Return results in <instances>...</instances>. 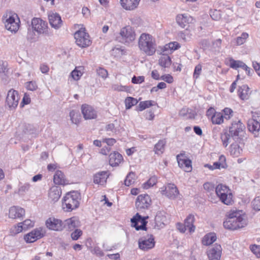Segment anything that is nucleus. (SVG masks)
I'll return each instance as SVG.
<instances>
[{
  "label": "nucleus",
  "mask_w": 260,
  "mask_h": 260,
  "mask_svg": "<svg viewBox=\"0 0 260 260\" xmlns=\"http://www.w3.org/2000/svg\"><path fill=\"white\" fill-rule=\"evenodd\" d=\"M248 218L242 210L234 208L229 212V230H237L245 227Z\"/></svg>",
  "instance_id": "obj_1"
},
{
  "label": "nucleus",
  "mask_w": 260,
  "mask_h": 260,
  "mask_svg": "<svg viewBox=\"0 0 260 260\" xmlns=\"http://www.w3.org/2000/svg\"><path fill=\"white\" fill-rule=\"evenodd\" d=\"M139 49L147 55H153L156 52V44L153 37L146 33L142 34L138 39Z\"/></svg>",
  "instance_id": "obj_2"
},
{
  "label": "nucleus",
  "mask_w": 260,
  "mask_h": 260,
  "mask_svg": "<svg viewBox=\"0 0 260 260\" xmlns=\"http://www.w3.org/2000/svg\"><path fill=\"white\" fill-rule=\"evenodd\" d=\"M79 193L77 191L67 193L62 201V208L67 212H70L79 207Z\"/></svg>",
  "instance_id": "obj_3"
},
{
  "label": "nucleus",
  "mask_w": 260,
  "mask_h": 260,
  "mask_svg": "<svg viewBox=\"0 0 260 260\" xmlns=\"http://www.w3.org/2000/svg\"><path fill=\"white\" fill-rule=\"evenodd\" d=\"M135 29L129 25L121 28L116 37V40L125 45L132 43L136 39Z\"/></svg>",
  "instance_id": "obj_4"
},
{
  "label": "nucleus",
  "mask_w": 260,
  "mask_h": 260,
  "mask_svg": "<svg viewBox=\"0 0 260 260\" xmlns=\"http://www.w3.org/2000/svg\"><path fill=\"white\" fill-rule=\"evenodd\" d=\"M85 31L84 28H82L74 34L76 44L81 48L88 47L91 43L89 36Z\"/></svg>",
  "instance_id": "obj_5"
},
{
  "label": "nucleus",
  "mask_w": 260,
  "mask_h": 260,
  "mask_svg": "<svg viewBox=\"0 0 260 260\" xmlns=\"http://www.w3.org/2000/svg\"><path fill=\"white\" fill-rule=\"evenodd\" d=\"M6 21L5 26L6 28L11 31H16L19 29L20 22L19 19L16 13L9 12L6 14Z\"/></svg>",
  "instance_id": "obj_6"
},
{
  "label": "nucleus",
  "mask_w": 260,
  "mask_h": 260,
  "mask_svg": "<svg viewBox=\"0 0 260 260\" xmlns=\"http://www.w3.org/2000/svg\"><path fill=\"white\" fill-rule=\"evenodd\" d=\"M20 100L18 92L14 89L10 90L6 98V104L11 110H14L18 105Z\"/></svg>",
  "instance_id": "obj_7"
},
{
  "label": "nucleus",
  "mask_w": 260,
  "mask_h": 260,
  "mask_svg": "<svg viewBox=\"0 0 260 260\" xmlns=\"http://www.w3.org/2000/svg\"><path fill=\"white\" fill-rule=\"evenodd\" d=\"M159 191L162 195L171 199H175L179 195L178 188L174 184L169 183L161 187Z\"/></svg>",
  "instance_id": "obj_8"
},
{
  "label": "nucleus",
  "mask_w": 260,
  "mask_h": 260,
  "mask_svg": "<svg viewBox=\"0 0 260 260\" xmlns=\"http://www.w3.org/2000/svg\"><path fill=\"white\" fill-rule=\"evenodd\" d=\"M32 27L38 34H48L47 23L40 18H34L31 20Z\"/></svg>",
  "instance_id": "obj_9"
},
{
  "label": "nucleus",
  "mask_w": 260,
  "mask_h": 260,
  "mask_svg": "<svg viewBox=\"0 0 260 260\" xmlns=\"http://www.w3.org/2000/svg\"><path fill=\"white\" fill-rule=\"evenodd\" d=\"M151 204V200L149 195L142 194L138 196L136 201V206L138 210L148 209Z\"/></svg>",
  "instance_id": "obj_10"
},
{
  "label": "nucleus",
  "mask_w": 260,
  "mask_h": 260,
  "mask_svg": "<svg viewBox=\"0 0 260 260\" xmlns=\"http://www.w3.org/2000/svg\"><path fill=\"white\" fill-rule=\"evenodd\" d=\"M44 231L42 228H36L26 234L24 239L26 243H32L44 236Z\"/></svg>",
  "instance_id": "obj_11"
},
{
  "label": "nucleus",
  "mask_w": 260,
  "mask_h": 260,
  "mask_svg": "<svg viewBox=\"0 0 260 260\" xmlns=\"http://www.w3.org/2000/svg\"><path fill=\"white\" fill-rule=\"evenodd\" d=\"M148 218L147 217H142L138 213H137L131 219L132 225L135 227L136 230L138 231L140 230H145L147 221L146 219Z\"/></svg>",
  "instance_id": "obj_12"
},
{
  "label": "nucleus",
  "mask_w": 260,
  "mask_h": 260,
  "mask_svg": "<svg viewBox=\"0 0 260 260\" xmlns=\"http://www.w3.org/2000/svg\"><path fill=\"white\" fill-rule=\"evenodd\" d=\"M139 248L144 251H147L154 247L155 242L152 235H150L148 238L143 237L139 240Z\"/></svg>",
  "instance_id": "obj_13"
},
{
  "label": "nucleus",
  "mask_w": 260,
  "mask_h": 260,
  "mask_svg": "<svg viewBox=\"0 0 260 260\" xmlns=\"http://www.w3.org/2000/svg\"><path fill=\"white\" fill-rule=\"evenodd\" d=\"M244 129V125L238 120L232 123L231 126L229 128V132L232 137H238L241 135Z\"/></svg>",
  "instance_id": "obj_14"
},
{
  "label": "nucleus",
  "mask_w": 260,
  "mask_h": 260,
  "mask_svg": "<svg viewBox=\"0 0 260 260\" xmlns=\"http://www.w3.org/2000/svg\"><path fill=\"white\" fill-rule=\"evenodd\" d=\"M46 225L49 230L54 231H61L63 228L62 221L54 217H50L47 219Z\"/></svg>",
  "instance_id": "obj_15"
},
{
  "label": "nucleus",
  "mask_w": 260,
  "mask_h": 260,
  "mask_svg": "<svg viewBox=\"0 0 260 260\" xmlns=\"http://www.w3.org/2000/svg\"><path fill=\"white\" fill-rule=\"evenodd\" d=\"M221 250V247L218 244H215L213 247L209 248L207 251L209 260H219Z\"/></svg>",
  "instance_id": "obj_16"
},
{
  "label": "nucleus",
  "mask_w": 260,
  "mask_h": 260,
  "mask_svg": "<svg viewBox=\"0 0 260 260\" xmlns=\"http://www.w3.org/2000/svg\"><path fill=\"white\" fill-rule=\"evenodd\" d=\"M48 16L50 24L52 27L58 29L61 26L62 20L61 17L58 13L50 12Z\"/></svg>",
  "instance_id": "obj_17"
},
{
  "label": "nucleus",
  "mask_w": 260,
  "mask_h": 260,
  "mask_svg": "<svg viewBox=\"0 0 260 260\" xmlns=\"http://www.w3.org/2000/svg\"><path fill=\"white\" fill-rule=\"evenodd\" d=\"M230 67L235 70H238V68H242L245 70L248 76H251V69L244 62L241 60H236L233 58L229 59Z\"/></svg>",
  "instance_id": "obj_18"
},
{
  "label": "nucleus",
  "mask_w": 260,
  "mask_h": 260,
  "mask_svg": "<svg viewBox=\"0 0 260 260\" xmlns=\"http://www.w3.org/2000/svg\"><path fill=\"white\" fill-rule=\"evenodd\" d=\"M215 192L220 200L225 205H228V187L222 184L218 185L215 188Z\"/></svg>",
  "instance_id": "obj_19"
},
{
  "label": "nucleus",
  "mask_w": 260,
  "mask_h": 260,
  "mask_svg": "<svg viewBox=\"0 0 260 260\" xmlns=\"http://www.w3.org/2000/svg\"><path fill=\"white\" fill-rule=\"evenodd\" d=\"M81 110L85 119H92L96 118V112L91 106L86 104L83 105Z\"/></svg>",
  "instance_id": "obj_20"
},
{
  "label": "nucleus",
  "mask_w": 260,
  "mask_h": 260,
  "mask_svg": "<svg viewBox=\"0 0 260 260\" xmlns=\"http://www.w3.org/2000/svg\"><path fill=\"white\" fill-rule=\"evenodd\" d=\"M192 17L186 14H179L176 17V21L182 28H185L188 24L193 22Z\"/></svg>",
  "instance_id": "obj_21"
},
{
  "label": "nucleus",
  "mask_w": 260,
  "mask_h": 260,
  "mask_svg": "<svg viewBox=\"0 0 260 260\" xmlns=\"http://www.w3.org/2000/svg\"><path fill=\"white\" fill-rule=\"evenodd\" d=\"M247 127L249 131L256 136L258 135L260 132V123L257 119L252 118L249 119L247 122Z\"/></svg>",
  "instance_id": "obj_22"
},
{
  "label": "nucleus",
  "mask_w": 260,
  "mask_h": 260,
  "mask_svg": "<svg viewBox=\"0 0 260 260\" xmlns=\"http://www.w3.org/2000/svg\"><path fill=\"white\" fill-rule=\"evenodd\" d=\"M25 214V210L19 207L13 206L9 209V217L12 219L19 218L23 216Z\"/></svg>",
  "instance_id": "obj_23"
},
{
  "label": "nucleus",
  "mask_w": 260,
  "mask_h": 260,
  "mask_svg": "<svg viewBox=\"0 0 260 260\" xmlns=\"http://www.w3.org/2000/svg\"><path fill=\"white\" fill-rule=\"evenodd\" d=\"M108 176V173L106 171L98 172L93 176V182L103 185L106 183Z\"/></svg>",
  "instance_id": "obj_24"
},
{
  "label": "nucleus",
  "mask_w": 260,
  "mask_h": 260,
  "mask_svg": "<svg viewBox=\"0 0 260 260\" xmlns=\"http://www.w3.org/2000/svg\"><path fill=\"white\" fill-rule=\"evenodd\" d=\"M180 157L179 155L177 156L179 166L186 172H190L192 170L191 160L187 158H181Z\"/></svg>",
  "instance_id": "obj_25"
},
{
  "label": "nucleus",
  "mask_w": 260,
  "mask_h": 260,
  "mask_svg": "<svg viewBox=\"0 0 260 260\" xmlns=\"http://www.w3.org/2000/svg\"><path fill=\"white\" fill-rule=\"evenodd\" d=\"M61 195V190L60 187L53 186L49 191L48 197L50 200L53 202L57 201Z\"/></svg>",
  "instance_id": "obj_26"
},
{
  "label": "nucleus",
  "mask_w": 260,
  "mask_h": 260,
  "mask_svg": "<svg viewBox=\"0 0 260 260\" xmlns=\"http://www.w3.org/2000/svg\"><path fill=\"white\" fill-rule=\"evenodd\" d=\"M140 0H120L121 5L126 10H133L139 5Z\"/></svg>",
  "instance_id": "obj_27"
},
{
  "label": "nucleus",
  "mask_w": 260,
  "mask_h": 260,
  "mask_svg": "<svg viewBox=\"0 0 260 260\" xmlns=\"http://www.w3.org/2000/svg\"><path fill=\"white\" fill-rule=\"evenodd\" d=\"M122 160V156L118 152H114L109 155V164L112 167L118 166Z\"/></svg>",
  "instance_id": "obj_28"
},
{
  "label": "nucleus",
  "mask_w": 260,
  "mask_h": 260,
  "mask_svg": "<svg viewBox=\"0 0 260 260\" xmlns=\"http://www.w3.org/2000/svg\"><path fill=\"white\" fill-rule=\"evenodd\" d=\"M195 218L193 215L189 214L184 220L185 226L188 230L190 233H192L195 231L196 226L194 225Z\"/></svg>",
  "instance_id": "obj_29"
},
{
  "label": "nucleus",
  "mask_w": 260,
  "mask_h": 260,
  "mask_svg": "<svg viewBox=\"0 0 260 260\" xmlns=\"http://www.w3.org/2000/svg\"><path fill=\"white\" fill-rule=\"evenodd\" d=\"M65 224L68 230L70 231H73L80 225L79 220L75 217L66 219L65 220Z\"/></svg>",
  "instance_id": "obj_30"
},
{
  "label": "nucleus",
  "mask_w": 260,
  "mask_h": 260,
  "mask_svg": "<svg viewBox=\"0 0 260 260\" xmlns=\"http://www.w3.org/2000/svg\"><path fill=\"white\" fill-rule=\"evenodd\" d=\"M217 239L216 234L209 233L206 234L202 239V243L204 245L209 246L213 243Z\"/></svg>",
  "instance_id": "obj_31"
},
{
  "label": "nucleus",
  "mask_w": 260,
  "mask_h": 260,
  "mask_svg": "<svg viewBox=\"0 0 260 260\" xmlns=\"http://www.w3.org/2000/svg\"><path fill=\"white\" fill-rule=\"evenodd\" d=\"M238 92L241 99L244 100L249 98L250 94L249 88L247 85H243L240 86Z\"/></svg>",
  "instance_id": "obj_32"
},
{
  "label": "nucleus",
  "mask_w": 260,
  "mask_h": 260,
  "mask_svg": "<svg viewBox=\"0 0 260 260\" xmlns=\"http://www.w3.org/2000/svg\"><path fill=\"white\" fill-rule=\"evenodd\" d=\"M166 144V141L165 139L159 140L154 147L153 150L155 153L157 155L162 154L165 151Z\"/></svg>",
  "instance_id": "obj_33"
},
{
  "label": "nucleus",
  "mask_w": 260,
  "mask_h": 260,
  "mask_svg": "<svg viewBox=\"0 0 260 260\" xmlns=\"http://www.w3.org/2000/svg\"><path fill=\"white\" fill-rule=\"evenodd\" d=\"M171 59L168 55L162 54L158 60L159 64L163 68H169L171 64Z\"/></svg>",
  "instance_id": "obj_34"
},
{
  "label": "nucleus",
  "mask_w": 260,
  "mask_h": 260,
  "mask_svg": "<svg viewBox=\"0 0 260 260\" xmlns=\"http://www.w3.org/2000/svg\"><path fill=\"white\" fill-rule=\"evenodd\" d=\"M54 182L56 184L64 185L66 184V180L63 173L60 171H57L53 178Z\"/></svg>",
  "instance_id": "obj_35"
},
{
  "label": "nucleus",
  "mask_w": 260,
  "mask_h": 260,
  "mask_svg": "<svg viewBox=\"0 0 260 260\" xmlns=\"http://www.w3.org/2000/svg\"><path fill=\"white\" fill-rule=\"evenodd\" d=\"M156 225L160 228H162L167 224V220L165 215L161 213H158L155 218Z\"/></svg>",
  "instance_id": "obj_36"
},
{
  "label": "nucleus",
  "mask_w": 260,
  "mask_h": 260,
  "mask_svg": "<svg viewBox=\"0 0 260 260\" xmlns=\"http://www.w3.org/2000/svg\"><path fill=\"white\" fill-rule=\"evenodd\" d=\"M84 68L82 66L76 67L71 73V76L75 80H78L82 76L83 73Z\"/></svg>",
  "instance_id": "obj_37"
},
{
  "label": "nucleus",
  "mask_w": 260,
  "mask_h": 260,
  "mask_svg": "<svg viewBox=\"0 0 260 260\" xmlns=\"http://www.w3.org/2000/svg\"><path fill=\"white\" fill-rule=\"evenodd\" d=\"M155 104V102L153 101H145L141 102L139 105L137 107V110L138 111H142L145 109L154 105Z\"/></svg>",
  "instance_id": "obj_38"
},
{
  "label": "nucleus",
  "mask_w": 260,
  "mask_h": 260,
  "mask_svg": "<svg viewBox=\"0 0 260 260\" xmlns=\"http://www.w3.org/2000/svg\"><path fill=\"white\" fill-rule=\"evenodd\" d=\"M242 149L240 148L239 145L237 143L232 144L230 147L231 155L233 157H238L240 155Z\"/></svg>",
  "instance_id": "obj_39"
},
{
  "label": "nucleus",
  "mask_w": 260,
  "mask_h": 260,
  "mask_svg": "<svg viewBox=\"0 0 260 260\" xmlns=\"http://www.w3.org/2000/svg\"><path fill=\"white\" fill-rule=\"evenodd\" d=\"M211 121L213 124H220L223 122V116L220 112L214 113V115L212 117Z\"/></svg>",
  "instance_id": "obj_40"
},
{
  "label": "nucleus",
  "mask_w": 260,
  "mask_h": 260,
  "mask_svg": "<svg viewBox=\"0 0 260 260\" xmlns=\"http://www.w3.org/2000/svg\"><path fill=\"white\" fill-rule=\"evenodd\" d=\"M24 230V227L23 226L21 222L18 223V224L13 226L10 231L11 235H16Z\"/></svg>",
  "instance_id": "obj_41"
},
{
  "label": "nucleus",
  "mask_w": 260,
  "mask_h": 260,
  "mask_svg": "<svg viewBox=\"0 0 260 260\" xmlns=\"http://www.w3.org/2000/svg\"><path fill=\"white\" fill-rule=\"evenodd\" d=\"M125 108L126 109H131L133 106L137 104L138 100L132 97H127L124 101Z\"/></svg>",
  "instance_id": "obj_42"
},
{
  "label": "nucleus",
  "mask_w": 260,
  "mask_h": 260,
  "mask_svg": "<svg viewBox=\"0 0 260 260\" xmlns=\"http://www.w3.org/2000/svg\"><path fill=\"white\" fill-rule=\"evenodd\" d=\"M249 35L246 32H243L241 36L237 37L234 41L233 43L237 45H241L243 44L246 39L248 38Z\"/></svg>",
  "instance_id": "obj_43"
},
{
  "label": "nucleus",
  "mask_w": 260,
  "mask_h": 260,
  "mask_svg": "<svg viewBox=\"0 0 260 260\" xmlns=\"http://www.w3.org/2000/svg\"><path fill=\"white\" fill-rule=\"evenodd\" d=\"M180 47L179 43L176 42H170L168 44H166L164 46V51H167L169 49L172 51L175 50Z\"/></svg>",
  "instance_id": "obj_44"
},
{
  "label": "nucleus",
  "mask_w": 260,
  "mask_h": 260,
  "mask_svg": "<svg viewBox=\"0 0 260 260\" xmlns=\"http://www.w3.org/2000/svg\"><path fill=\"white\" fill-rule=\"evenodd\" d=\"M135 174L133 172H130L126 177L124 180V184L129 186L135 182Z\"/></svg>",
  "instance_id": "obj_45"
},
{
  "label": "nucleus",
  "mask_w": 260,
  "mask_h": 260,
  "mask_svg": "<svg viewBox=\"0 0 260 260\" xmlns=\"http://www.w3.org/2000/svg\"><path fill=\"white\" fill-rule=\"evenodd\" d=\"M157 182V178L155 176H152L149 179L143 184V187L144 189H148L150 187L153 186Z\"/></svg>",
  "instance_id": "obj_46"
},
{
  "label": "nucleus",
  "mask_w": 260,
  "mask_h": 260,
  "mask_svg": "<svg viewBox=\"0 0 260 260\" xmlns=\"http://www.w3.org/2000/svg\"><path fill=\"white\" fill-rule=\"evenodd\" d=\"M83 232L79 229H76L71 233V237L73 240L76 241L78 240L80 237L82 235Z\"/></svg>",
  "instance_id": "obj_47"
},
{
  "label": "nucleus",
  "mask_w": 260,
  "mask_h": 260,
  "mask_svg": "<svg viewBox=\"0 0 260 260\" xmlns=\"http://www.w3.org/2000/svg\"><path fill=\"white\" fill-rule=\"evenodd\" d=\"M70 119L72 122L75 124L79 123V119L78 118V113L74 110H72L70 112Z\"/></svg>",
  "instance_id": "obj_48"
},
{
  "label": "nucleus",
  "mask_w": 260,
  "mask_h": 260,
  "mask_svg": "<svg viewBox=\"0 0 260 260\" xmlns=\"http://www.w3.org/2000/svg\"><path fill=\"white\" fill-rule=\"evenodd\" d=\"M250 250L257 258H260V246L253 245L250 246Z\"/></svg>",
  "instance_id": "obj_49"
},
{
  "label": "nucleus",
  "mask_w": 260,
  "mask_h": 260,
  "mask_svg": "<svg viewBox=\"0 0 260 260\" xmlns=\"http://www.w3.org/2000/svg\"><path fill=\"white\" fill-rule=\"evenodd\" d=\"M202 67L200 64L196 66L193 75V78L197 79L199 77L202 72Z\"/></svg>",
  "instance_id": "obj_50"
},
{
  "label": "nucleus",
  "mask_w": 260,
  "mask_h": 260,
  "mask_svg": "<svg viewBox=\"0 0 260 260\" xmlns=\"http://www.w3.org/2000/svg\"><path fill=\"white\" fill-rule=\"evenodd\" d=\"M221 139L223 145L226 147L228 146V132L224 129L222 133L221 134Z\"/></svg>",
  "instance_id": "obj_51"
},
{
  "label": "nucleus",
  "mask_w": 260,
  "mask_h": 260,
  "mask_svg": "<svg viewBox=\"0 0 260 260\" xmlns=\"http://www.w3.org/2000/svg\"><path fill=\"white\" fill-rule=\"evenodd\" d=\"M210 16L213 20H218L221 18V13L220 11L214 10L211 11Z\"/></svg>",
  "instance_id": "obj_52"
},
{
  "label": "nucleus",
  "mask_w": 260,
  "mask_h": 260,
  "mask_svg": "<svg viewBox=\"0 0 260 260\" xmlns=\"http://www.w3.org/2000/svg\"><path fill=\"white\" fill-rule=\"evenodd\" d=\"M21 223L24 227V230L34 226V222L30 219H26Z\"/></svg>",
  "instance_id": "obj_53"
},
{
  "label": "nucleus",
  "mask_w": 260,
  "mask_h": 260,
  "mask_svg": "<svg viewBox=\"0 0 260 260\" xmlns=\"http://www.w3.org/2000/svg\"><path fill=\"white\" fill-rule=\"evenodd\" d=\"M30 188V185L28 183H25L21 186L18 189V193L23 194L26 191H27Z\"/></svg>",
  "instance_id": "obj_54"
},
{
  "label": "nucleus",
  "mask_w": 260,
  "mask_h": 260,
  "mask_svg": "<svg viewBox=\"0 0 260 260\" xmlns=\"http://www.w3.org/2000/svg\"><path fill=\"white\" fill-rule=\"evenodd\" d=\"M26 88L31 91H34L37 89L38 86L36 82L29 81L26 83Z\"/></svg>",
  "instance_id": "obj_55"
},
{
  "label": "nucleus",
  "mask_w": 260,
  "mask_h": 260,
  "mask_svg": "<svg viewBox=\"0 0 260 260\" xmlns=\"http://www.w3.org/2000/svg\"><path fill=\"white\" fill-rule=\"evenodd\" d=\"M253 208L255 210H260V197L255 198L252 202Z\"/></svg>",
  "instance_id": "obj_56"
},
{
  "label": "nucleus",
  "mask_w": 260,
  "mask_h": 260,
  "mask_svg": "<svg viewBox=\"0 0 260 260\" xmlns=\"http://www.w3.org/2000/svg\"><path fill=\"white\" fill-rule=\"evenodd\" d=\"M96 72L99 76L104 79L106 78L108 76V72L107 70L103 68H99L97 69Z\"/></svg>",
  "instance_id": "obj_57"
},
{
  "label": "nucleus",
  "mask_w": 260,
  "mask_h": 260,
  "mask_svg": "<svg viewBox=\"0 0 260 260\" xmlns=\"http://www.w3.org/2000/svg\"><path fill=\"white\" fill-rule=\"evenodd\" d=\"M91 252L100 257L103 256L104 255L103 251L99 246L94 247L93 249L91 250Z\"/></svg>",
  "instance_id": "obj_58"
},
{
  "label": "nucleus",
  "mask_w": 260,
  "mask_h": 260,
  "mask_svg": "<svg viewBox=\"0 0 260 260\" xmlns=\"http://www.w3.org/2000/svg\"><path fill=\"white\" fill-rule=\"evenodd\" d=\"M204 188L208 192L213 191L215 188L213 184L210 182H206L203 185Z\"/></svg>",
  "instance_id": "obj_59"
},
{
  "label": "nucleus",
  "mask_w": 260,
  "mask_h": 260,
  "mask_svg": "<svg viewBox=\"0 0 260 260\" xmlns=\"http://www.w3.org/2000/svg\"><path fill=\"white\" fill-rule=\"evenodd\" d=\"M112 89L118 91H126L128 90V87L115 84L112 86Z\"/></svg>",
  "instance_id": "obj_60"
},
{
  "label": "nucleus",
  "mask_w": 260,
  "mask_h": 260,
  "mask_svg": "<svg viewBox=\"0 0 260 260\" xmlns=\"http://www.w3.org/2000/svg\"><path fill=\"white\" fill-rule=\"evenodd\" d=\"M30 102V98L29 96L26 94L24 95V96L22 99V101L21 102L20 106L21 107H23L25 105H27L29 104Z\"/></svg>",
  "instance_id": "obj_61"
},
{
  "label": "nucleus",
  "mask_w": 260,
  "mask_h": 260,
  "mask_svg": "<svg viewBox=\"0 0 260 260\" xmlns=\"http://www.w3.org/2000/svg\"><path fill=\"white\" fill-rule=\"evenodd\" d=\"M160 79L164 80L168 83H172L173 82V77L169 74L161 76L160 77Z\"/></svg>",
  "instance_id": "obj_62"
},
{
  "label": "nucleus",
  "mask_w": 260,
  "mask_h": 260,
  "mask_svg": "<svg viewBox=\"0 0 260 260\" xmlns=\"http://www.w3.org/2000/svg\"><path fill=\"white\" fill-rule=\"evenodd\" d=\"M144 76H134L132 79V82L134 84H140L144 82Z\"/></svg>",
  "instance_id": "obj_63"
},
{
  "label": "nucleus",
  "mask_w": 260,
  "mask_h": 260,
  "mask_svg": "<svg viewBox=\"0 0 260 260\" xmlns=\"http://www.w3.org/2000/svg\"><path fill=\"white\" fill-rule=\"evenodd\" d=\"M252 67L258 76H260V63L255 61H253Z\"/></svg>",
  "instance_id": "obj_64"
}]
</instances>
